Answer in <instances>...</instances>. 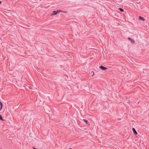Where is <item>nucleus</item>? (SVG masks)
<instances>
[{"instance_id":"nucleus-1","label":"nucleus","mask_w":149,"mask_h":149,"mask_svg":"<svg viewBox=\"0 0 149 149\" xmlns=\"http://www.w3.org/2000/svg\"><path fill=\"white\" fill-rule=\"evenodd\" d=\"M60 12H63L64 13H66V11H63L61 10H58L57 11L54 10L53 11V13L51 15H56L57 14V13H59Z\"/></svg>"},{"instance_id":"nucleus-2","label":"nucleus","mask_w":149,"mask_h":149,"mask_svg":"<svg viewBox=\"0 0 149 149\" xmlns=\"http://www.w3.org/2000/svg\"><path fill=\"white\" fill-rule=\"evenodd\" d=\"M99 68L102 70H105L107 69L106 67H104L103 66L101 65L99 66Z\"/></svg>"},{"instance_id":"nucleus-3","label":"nucleus","mask_w":149,"mask_h":149,"mask_svg":"<svg viewBox=\"0 0 149 149\" xmlns=\"http://www.w3.org/2000/svg\"><path fill=\"white\" fill-rule=\"evenodd\" d=\"M132 130L134 134L135 135H136L137 134V133L135 129L134 128H132Z\"/></svg>"},{"instance_id":"nucleus-4","label":"nucleus","mask_w":149,"mask_h":149,"mask_svg":"<svg viewBox=\"0 0 149 149\" xmlns=\"http://www.w3.org/2000/svg\"><path fill=\"white\" fill-rule=\"evenodd\" d=\"M128 39L133 44H134V40L132 39V38H128Z\"/></svg>"},{"instance_id":"nucleus-5","label":"nucleus","mask_w":149,"mask_h":149,"mask_svg":"<svg viewBox=\"0 0 149 149\" xmlns=\"http://www.w3.org/2000/svg\"><path fill=\"white\" fill-rule=\"evenodd\" d=\"M83 120L85 122L86 124V125H90V124H89V123L88 122V121L87 120H86L84 119H83Z\"/></svg>"},{"instance_id":"nucleus-6","label":"nucleus","mask_w":149,"mask_h":149,"mask_svg":"<svg viewBox=\"0 0 149 149\" xmlns=\"http://www.w3.org/2000/svg\"><path fill=\"white\" fill-rule=\"evenodd\" d=\"M139 20H141L142 21H144L145 19L144 18L141 17V16H139Z\"/></svg>"},{"instance_id":"nucleus-7","label":"nucleus","mask_w":149,"mask_h":149,"mask_svg":"<svg viewBox=\"0 0 149 149\" xmlns=\"http://www.w3.org/2000/svg\"><path fill=\"white\" fill-rule=\"evenodd\" d=\"M0 110L1 111L2 109V107H3V104L1 101H0Z\"/></svg>"},{"instance_id":"nucleus-8","label":"nucleus","mask_w":149,"mask_h":149,"mask_svg":"<svg viewBox=\"0 0 149 149\" xmlns=\"http://www.w3.org/2000/svg\"><path fill=\"white\" fill-rule=\"evenodd\" d=\"M118 9L121 12H124V10H123V9H122V8H118Z\"/></svg>"},{"instance_id":"nucleus-9","label":"nucleus","mask_w":149,"mask_h":149,"mask_svg":"<svg viewBox=\"0 0 149 149\" xmlns=\"http://www.w3.org/2000/svg\"><path fill=\"white\" fill-rule=\"evenodd\" d=\"M0 120L3 121L4 120L3 119V117L0 114Z\"/></svg>"},{"instance_id":"nucleus-10","label":"nucleus","mask_w":149,"mask_h":149,"mask_svg":"<svg viewBox=\"0 0 149 149\" xmlns=\"http://www.w3.org/2000/svg\"><path fill=\"white\" fill-rule=\"evenodd\" d=\"M33 149H37V148H34V147H33Z\"/></svg>"},{"instance_id":"nucleus-11","label":"nucleus","mask_w":149,"mask_h":149,"mask_svg":"<svg viewBox=\"0 0 149 149\" xmlns=\"http://www.w3.org/2000/svg\"><path fill=\"white\" fill-rule=\"evenodd\" d=\"M1 2H2L1 1H0V4H1Z\"/></svg>"},{"instance_id":"nucleus-12","label":"nucleus","mask_w":149,"mask_h":149,"mask_svg":"<svg viewBox=\"0 0 149 149\" xmlns=\"http://www.w3.org/2000/svg\"><path fill=\"white\" fill-rule=\"evenodd\" d=\"M69 149H72L71 148H69Z\"/></svg>"},{"instance_id":"nucleus-13","label":"nucleus","mask_w":149,"mask_h":149,"mask_svg":"<svg viewBox=\"0 0 149 149\" xmlns=\"http://www.w3.org/2000/svg\"><path fill=\"white\" fill-rule=\"evenodd\" d=\"M94 74V73H93V74L92 75V76H93V74Z\"/></svg>"}]
</instances>
